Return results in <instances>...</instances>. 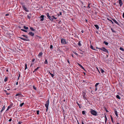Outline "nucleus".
<instances>
[{"instance_id": "obj_15", "label": "nucleus", "mask_w": 124, "mask_h": 124, "mask_svg": "<svg viewBox=\"0 0 124 124\" xmlns=\"http://www.w3.org/2000/svg\"><path fill=\"white\" fill-rule=\"evenodd\" d=\"M94 25L95 26V27H96V28H97V29H99V27L98 25Z\"/></svg>"}, {"instance_id": "obj_19", "label": "nucleus", "mask_w": 124, "mask_h": 124, "mask_svg": "<svg viewBox=\"0 0 124 124\" xmlns=\"http://www.w3.org/2000/svg\"><path fill=\"white\" fill-rule=\"evenodd\" d=\"M116 97L117 98L119 99H121V98L118 95H117L116 96Z\"/></svg>"}, {"instance_id": "obj_17", "label": "nucleus", "mask_w": 124, "mask_h": 124, "mask_svg": "<svg viewBox=\"0 0 124 124\" xmlns=\"http://www.w3.org/2000/svg\"><path fill=\"white\" fill-rule=\"evenodd\" d=\"M23 28L25 29H26V30H27V29H28V27H26V26H23Z\"/></svg>"}, {"instance_id": "obj_35", "label": "nucleus", "mask_w": 124, "mask_h": 124, "mask_svg": "<svg viewBox=\"0 0 124 124\" xmlns=\"http://www.w3.org/2000/svg\"><path fill=\"white\" fill-rule=\"evenodd\" d=\"M90 47H91V49H93V50H95L93 48V47L92 46V45H91V46H90Z\"/></svg>"}, {"instance_id": "obj_55", "label": "nucleus", "mask_w": 124, "mask_h": 124, "mask_svg": "<svg viewBox=\"0 0 124 124\" xmlns=\"http://www.w3.org/2000/svg\"><path fill=\"white\" fill-rule=\"evenodd\" d=\"M18 82H17L16 83V85H18Z\"/></svg>"}, {"instance_id": "obj_60", "label": "nucleus", "mask_w": 124, "mask_h": 124, "mask_svg": "<svg viewBox=\"0 0 124 124\" xmlns=\"http://www.w3.org/2000/svg\"><path fill=\"white\" fill-rule=\"evenodd\" d=\"M97 90V87H96V88H95V91H96Z\"/></svg>"}, {"instance_id": "obj_32", "label": "nucleus", "mask_w": 124, "mask_h": 124, "mask_svg": "<svg viewBox=\"0 0 124 124\" xmlns=\"http://www.w3.org/2000/svg\"><path fill=\"white\" fill-rule=\"evenodd\" d=\"M21 30L25 32H27V31L26 30H24L23 29H21Z\"/></svg>"}, {"instance_id": "obj_61", "label": "nucleus", "mask_w": 124, "mask_h": 124, "mask_svg": "<svg viewBox=\"0 0 124 124\" xmlns=\"http://www.w3.org/2000/svg\"><path fill=\"white\" fill-rule=\"evenodd\" d=\"M36 36H37V37H39L40 38V37H39V36H37V35H36Z\"/></svg>"}, {"instance_id": "obj_48", "label": "nucleus", "mask_w": 124, "mask_h": 124, "mask_svg": "<svg viewBox=\"0 0 124 124\" xmlns=\"http://www.w3.org/2000/svg\"><path fill=\"white\" fill-rule=\"evenodd\" d=\"M108 20H109V21H111V22H112V24H113L114 23L113 22H112V21H111V20H109V19H108Z\"/></svg>"}, {"instance_id": "obj_8", "label": "nucleus", "mask_w": 124, "mask_h": 124, "mask_svg": "<svg viewBox=\"0 0 124 124\" xmlns=\"http://www.w3.org/2000/svg\"><path fill=\"white\" fill-rule=\"evenodd\" d=\"M28 34L32 37L34 35V33L31 32H29L28 33Z\"/></svg>"}, {"instance_id": "obj_6", "label": "nucleus", "mask_w": 124, "mask_h": 124, "mask_svg": "<svg viewBox=\"0 0 124 124\" xmlns=\"http://www.w3.org/2000/svg\"><path fill=\"white\" fill-rule=\"evenodd\" d=\"M61 43L63 44H66V41L64 39H62L61 40Z\"/></svg>"}, {"instance_id": "obj_53", "label": "nucleus", "mask_w": 124, "mask_h": 124, "mask_svg": "<svg viewBox=\"0 0 124 124\" xmlns=\"http://www.w3.org/2000/svg\"><path fill=\"white\" fill-rule=\"evenodd\" d=\"M19 76H18V79H19V77H20V75L19 74Z\"/></svg>"}, {"instance_id": "obj_56", "label": "nucleus", "mask_w": 124, "mask_h": 124, "mask_svg": "<svg viewBox=\"0 0 124 124\" xmlns=\"http://www.w3.org/2000/svg\"><path fill=\"white\" fill-rule=\"evenodd\" d=\"M82 124H84V123H83V121H82Z\"/></svg>"}, {"instance_id": "obj_41", "label": "nucleus", "mask_w": 124, "mask_h": 124, "mask_svg": "<svg viewBox=\"0 0 124 124\" xmlns=\"http://www.w3.org/2000/svg\"><path fill=\"white\" fill-rule=\"evenodd\" d=\"M99 83H96L95 85V86L96 87L99 84Z\"/></svg>"}, {"instance_id": "obj_43", "label": "nucleus", "mask_w": 124, "mask_h": 124, "mask_svg": "<svg viewBox=\"0 0 124 124\" xmlns=\"http://www.w3.org/2000/svg\"><path fill=\"white\" fill-rule=\"evenodd\" d=\"M10 107L9 106H8V108H7V109L6 111H7V110H9V109H10Z\"/></svg>"}, {"instance_id": "obj_42", "label": "nucleus", "mask_w": 124, "mask_h": 124, "mask_svg": "<svg viewBox=\"0 0 124 124\" xmlns=\"http://www.w3.org/2000/svg\"><path fill=\"white\" fill-rule=\"evenodd\" d=\"M110 117H111V120H112V122L113 123V118L112 116L111 115L110 116Z\"/></svg>"}, {"instance_id": "obj_9", "label": "nucleus", "mask_w": 124, "mask_h": 124, "mask_svg": "<svg viewBox=\"0 0 124 124\" xmlns=\"http://www.w3.org/2000/svg\"><path fill=\"white\" fill-rule=\"evenodd\" d=\"M119 3L120 5V6H121L123 5V3L121 0H118Z\"/></svg>"}, {"instance_id": "obj_63", "label": "nucleus", "mask_w": 124, "mask_h": 124, "mask_svg": "<svg viewBox=\"0 0 124 124\" xmlns=\"http://www.w3.org/2000/svg\"><path fill=\"white\" fill-rule=\"evenodd\" d=\"M77 104L79 106V104L78 103V102H77Z\"/></svg>"}, {"instance_id": "obj_58", "label": "nucleus", "mask_w": 124, "mask_h": 124, "mask_svg": "<svg viewBox=\"0 0 124 124\" xmlns=\"http://www.w3.org/2000/svg\"><path fill=\"white\" fill-rule=\"evenodd\" d=\"M81 32H82V33H83L84 32V31H83V30H82L81 31Z\"/></svg>"}, {"instance_id": "obj_31", "label": "nucleus", "mask_w": 124, "mask_h": 124, "mask_svg": "<svg viewBox=\"0 0 124 124\" xmlns=\"http://www.w3.org/2000/svg\"><path fill=\"white\" fill-rule=\"evenodd\" d=\"M45 64H47L48 62H47V60L46 59V60H45Z\"/></svg>"}, {"instance_id": "obj_14", "label": "nucleus", "mask_w": 124, "mask_h": 124, "mask_svg": "<svg viewBox=\"0 0 124 124\" xmlns=\"http://www.w3.org/2000/svg\"><path fill=\"white\" fill-rule=\"evenodd\" d=\"M49 73L50 74V75H51V76H52V78H53V77H54V75L53 74H52V73H51L50 72H49Z\"/></svg>"}, {"instance_id": "obj_51", "label": "nucleus", "mask_w": 124, "mask_h": 124, "mask_svg": "<svg viewBox=\"0 0 124 124\" xmlns=\"http://www.w3.org/2000/svg\"><path fill=\"white\" fill-rule=\"evenodd\" d=\"M123 17L124 18V12L123 13Z\"/></svg>"}, {"instance_id": "obj_40", "label": "nucleus", "mask_w": 124, "mask_h": 124, "mask_svg": "<svg viewBox=\"0 0 124 124\" xmlns=\"http://www.w3.org/2000/svg\"><path fill=\"white\" fill-rule=\"evenodd\" d=\"M82 114L83 115H84L85 114V111H82Z\"/></svg>"}, {"instance_id": "obj_30", "label": "nucleus", "mask_w": 124, "mask_h": 124, "mask_svg": "<svg viewBox=\"0 0 124 124\" xmlns=\"http://www.w3.org/2000/svg\"><path fill=\"white\" fill-rule=\"evenodd\" d=\"M120 49L121 50L123 51H124V50L123 48L122 47H120Z\"/></svg>"}, {"instance_id": "obj_7", "label": "nucleus", "mask_w": 124, "mask_h": 124, "mask_svg": "<svg viewBox=\"0 0 124 124\" xmlns=\"http://www.w3.org/2000/svg\"><path fill=\"white\" fill-rule=\"evenodd\" d=\"M19 38L23 40L24 41H29V40L28 39H25L23 38L22 37H19Z\"/></svg>"}, {"instance_id": "obj_22", "label": "nucleus", "mask_w": 124, "mask_h": 124, "mask_svg": "<svg viewBox=\"0 0 124 124\" xmlns=\"http://www.w3.org/2000/svg\"><path fill=\"white\" fill-rule=\"evenodd\" d=\"M22 36L26 38L27 39H28V36L27 35H23Z\"/></svg>"}, {"instance_id": "obj_38", "label": "nucleus", "mask_w": 124, "mask_h": 124, "mask_svg": "<svg viewBox=\"0 0 124 124\" xmlns=\"http://www.w3.org/2000/svg\"><path fill=\"white\" fill-rule=\"evenodd\" d=\"M39 110H37L36 112L37 114V115H39Z\"/></svg>"}, {"instance_id": "obj_27", "label": "nucleus", "mask_w": 124, "mask_h": 124, "mask_svg": "<svg viewBox=\"0 0 124 124\" xmlns=\"http://www.w3.org/2000/svg\"><path fill=\"white\" fill-rule=\"evenodd\" d=\"M8 78L7 77H6L4 80V81L5 82H6Z\"/></svg>"}, {"instance_id": "obj_39", "label": "nucleus", "mask_w": 124, "mask_h": 124, "mask_svg": "<svg viewBox=\"0 0 124 124\" xmlns=\"http://www.w3.org/2000/svg\"><path fill=\"white\" fill-rule=\"evenodd\" d=\"M101 72L102 73H103V72H104V70H103L102 69H101Z\"/></svg>"}, {"instance_id": "obj_54", "label": "nucleus", "mask_w": 124, "mask_h": 124, "mask_svg": "<svg viewBox=\"0 0 124 124\" xmlns=\"http://www.w3.org/2000/svg\"><path fill=\"white\" fill-rule=\"evenodd\" d=\"M67 62L69 64L70 63V62H69V60H67Z\"/></svg>"}, {"instance_id": "obj_16", "label": "nucleus", "mask_w": 124, "mask_h": 124, "mask_svg": "<svg viewBox=\"0 0 124 124\" xmlns=\"http://www.w3.org/2000/svg\"><path fill=\"white\" fill-rule=\"evenodd\" d=\"M78 65L80 66L83 69L85 70L84 68V67L82 66L79 63H78Z\"/></svg>"}, {"instance_id": "obj_10", "label": "nucleus", "mask_w": 124, "mask_h": 124, "mask_svg": "<svg viewBox=\"0 0 124 124\" xmlns=\"http://www.w3.org/2000/svg\"><path fill=\"white\" fill-rule=\"evenodd\" d=\"M31 14L30 13L29 15H28L27 17L29 19H30L31 18Z\"/></svg>"}, {"instance_id": "obj_23", "label": "nucleus", "mask_w": 124, "mask_h": 124, "mask_svg": "<svg viewBox=\"0 0 124 124\" xmlns=\"http://www.w3.org/2000/svg\"><path fill=\"white\" fill-rule=\"evenodd\" d=\"M106 45H107L108 44V43L107 42L105 41H104L103 42Z\"/></svg>"}, {"instance_id": "obj_57", "label": "nucleus", "mask_w": 124, "mask_h": 124, "mask_svg": "<svg viewBox=\"0 0 124 124\" xmlns=\"http://www.w3.org/2000/svg\"><path fill=\"white\" fill-rule=\"evenodd\" d=\"M13 105V104L12 103V104H11V105H10V106H12Z\"/></svg>"}, {"instance_id": "obj_12", "label": "nucleus", "mask_w": 124, "mask_h": 124, "mask_svg": "<svg viewBox=\"0 0 124 124\" xmlns=\"http://www.w3.org/2000/svg\"><path fill=\"white\" fill-rule=\"evenodd\" d=\"M113 20L115 23H116L117 24L119 25L118 22L115 20L113 19Z\"/></svg>"}, {"instance_id": "obj_47", "label": "nucleus", "mask_w": 124, "mask_h": 124, "mask_svg": "<svg viewBox=\"0 0 124 124\" xmlns=\"http://www.w3.org/2000/svg\"><path fill=\"white\" fill-rule=\"evenodd\" d=\"M22 7H23V8H26L24 5H23V4L22 5Z\"/></svg>"}, {"instance_id": "obj_25", "label": "nucleus", "mask_w": 124, "mask_h": 124, "mask_svg": "<svg viewBox=\"0 0 124 124\" xmlns=\"http://www.w3.org/2000/svg\"><path fill=\"white\" fill-rule=\"evenodd\" d=\"M40 67H38L37 68L34 70V71H37Z\"/></svg>"}, {"instance_id": "obj_11", "label": "nucleus", "mask_w": 124, "mask_h": 124, "mask_svg": "<svg viewBox=\"0 0 124 124\" xmlns=\"http://www.w3.org/2000/svg\"><path fill=\"white\" fill-rule=\"evenodd\" d=\"M5 106H4L3 108H2V109L1 110V111H0V112L2 113V112L4 110V109H5Z\"/></svg>"}, {"instance_id": "obj_49", "label": "nucleus", "mask_w": 124, "mask_h": 124, "mask_svg": "<svg viewBox=\"0 0 124 124\" xmlns=\"http://www.w3.org/2000/svg\"><path fill=\"white\" fill-rule=\"evenodd\" d=\"M35 60V59H33L32 60V62H34V61Z\"/></svg>"}, {"instance_id": "obj_1", "label": "nucleus", "mask_w": 124, "mask_h": 124, "mask_svg": "<svg viewBox=\"0 0 124 124\" xmlns=\"http://www.w3.org/2000/svg\"><path fill=\"white\" fill-rule=\"evenodd\" d=\"M48 18L51 21H53L54 19H56L57 18L55 17L54 16H50L49 13H47L46 14Z\"/></svg>"}, {"instance_id": "obj_4", "label": "nucleus", "mask_w": 124, "mask_h": 124, "mask_svg": "<svg viewBox=\"0 0 124 124\" xmlns=\"http://www.w3.org/2000/svg\"><path fill=\"white\" fill-rule=\"evenodd\" d=\"M99 48L104 52H107V53H108V50L104 47H102L101 48Z\"/></svg>"}, {"instance_id": "obj_37", "label": "nucleus", "mask_w": 124, "mask_h": 124, "mask_svg": "<svg viewBox=\"0 0 124 124\" xmlns=\"http://www.w3.org/2000/svg\"><path fill=\"white\" fill-rule=\"evenodd\" d=\"M80 41H79L78 43V45L79 46H81V44L80 43Z\"/></svg>"}, {"instance_id": "obj_3", "label": "nucleus", "mask_w": 124, "mask_h": 124, "mask_svg": "<svg viewBox=\"0 0 124 124\" xmlns=\"http://www.w3.org/2000/svg\"><path fill=\"white\" fill-rule=\"evenodd\" d=\"M49 103V100H48L46 102V103L45 104V106L46 108V112H47V111Z\"/></svg>"}, {"instance_id": "obj_59", "label": "nucleus", "mask_w": 124, "mask_h": 124, "mask_svg": "<svg viewBox=\"0 0 124 124\" xmlns=\"http://www.w3.org/2000/svg\"><path fill=\"white\" fill-rule=\"evenodd\" d=\"M6 94L7 95H9V93H7Z\"/></svg>"}, {"instance_id": "obj_29", "label": "nucleus", "mask_w": 124, "mask_h": 124, "mask_svg": "<svg viewBox=\"0 0 124 124\" xmlns=\"http://www.w3.org/2000/svg\"><path fill=\"white\" fill-rule=\"evenodd\" d=\"M105 123H106V121H107V117H106V115H105Z\"/></svg>"}, {"instance_id": "obj_18", "label": "nucleus", "mask_w": 124, "mask_h": 124, "mask_svg": "<svg viewBox=\"0 0 124 124\" xmlns=\"http://www.w3.org/2000/svg\"><path fill=\"white\" fill-rule=\"evenodd\" d=\"M30 28L31 30L32 31H34L35 30L32 27H30Z\"/></svg>"}, {"instance_id": "obj_64", "label": "nucleus", "mask_w": 124, "mask_h": 124, "mask_svg": "<svg viewBox=\"0 0 124 124\" xmlns=\"http://www.w3.org/2000/svg\"><path fill=\"white\" fill-rule=\"evenodd\" d=\"M106 112H108V110H106Z\"/></svg>"}, {"instance_id": "obj_20", "label": "nucleus", "mask_w": 124, "mask_h": 124, "mask_svg": "<svg viewBox=\"0 0 124 124\" xmlns=\"http://www.w3.org/2000/svg\"><path fill=\"white\" fill-rule=\"evenodd\" d=\"M24 10L27 12H29V10L27 8H23Z\"/></svg>"}, {"instance_id": "obj_26", "label": "nucleus", "mask_w": 124, "mask_h": 124, "mask_svg": "<svg viewBox=\"0 0 124 124\" xmlns=\"http://www.w3.org/2000/svg\"><path fill=\"white\" fill-rule=\"evenodd\" d=\"M27 68V65L26 63L25 64V70H26Z\"/></svg>"}, {"instance_id": "obj_46", "label": "nucleus", "mask_w": 124, "mask_h": 124, "mask_svg": "<svg viewBox=\"0 0 124 124\" xmlns=\"http://www.w3.org/2000/svg\"><path fill=\"white\" fill-rule=\"evenodd\" d=\"M22 123V122H18V124H21Z\"/></svg>"}, {"instance_id": "obj_2", "label": "nucleus", "mask_w": 124, "mask_h": 124, "mask_svg": "<svg viewBox=\"0 0 124 124\" xmlns=\"http://www.w3.org/2000/svg\"><path fill=\"white\" fill-rule=\"evenodd\" d=\"M90 112L94 116H96L97 115V113L95 111L93 110L92 109H90Z\"/></svg>"}, {"instance_id": "obj_5", "label": "nucleus", "mask_w": 124, "mask_h": 124, "mask_svg": "<svg viewBox=\"0 0 124 124\" xmlns=\"http://www.w3.org/2000/svg\"><path fill=\"white\" fill-rule=\"evenodd\" d=\"M44 16L43 15H41L39 17V18L41 19L40 21H43L44 19Z\"/></svg>"}, {"instance_id": "obj_44", "label": "nucleus", "mask_w": 124, "mask_h": 124, "mask_svg": "<svg viewBox=\"0 0 124 124\" xmlns=\"http://www.w3.org/2000/svg\"><path fill=\"white\" fill-rule=\"evenodd\" d=\"M73 53L76 55H78V54L77 53H76V52H73Z\"/></svg>"}, {"instance_id": "obj_21", "label": "nucleus", "mask_w": 124, "mask_h": 124, "mask_svg": "<svg viewBox=\"0 0 124 124\" xmlns=\"http://www.w3.org/2000/svg\"><path fill=\"white\" fill-rule=\"evenodd\" d=\"M21 93H17L16 95V96H19L20 95H21Z\"/></svg>"}, {"instance_id": "obj_33", "label": "nucleus", "mask_w": 124, "mask_h": 124, "mask_svg": "<svg viewBox=\"0 0 124 124\" xmlns=\"http://www.w3.org/2000/svg\"><path fill=\"white\" fill-rule=\"evenodd\" d=\"M111 29L112 32L115 33L116 32L115 31H114L112 28H111Z\"/></svg>"}, {"instance_id": "obj_62", "label": "nucleus", "mask_w": 124, "mask_h": 124, "mask_svg": "<svg viewBox=\"0 0 124 124\" xmlns=\"http://www.w3.org/2000/svg\"><path fill=\"white\" fill-rule=\"evenodd\" d=\"M85 21L86 22H87V19H85Z\"/></svg>"}, {"instance_id": "obj_36", "label": "nucleus", "mask_w": 124, "mask_h": 124, "mask_svg": "<svg viewBox=\"0 0 124 124\" xmlns=\"http://www.w3.org/2000/svg\"><path fill=\"white\" fill-rule=\"evenodd\" d=\"M33 88L35 90H36L37 88L36 87L34 86H33Z\"/></svg>"}, {"instance_id": "obj_45", "label": "nucleus", "mask_w": 124, "mask_h": 124, "mask_svg": "<svg viewBox=\"0 0 124 124\" xmlns=\"http://www.w3.org/2000/svg\"><path fill=\"white\" fill-rule=\"evenodd\" d=\"M50 48L51 49H52L53 48V46L52 45H51L50 46Z\"/></svg>"}, {"instance_id": "obj_34", "label": "nucleus", "mask_w": 124, "mask_h": 124, "mask_svg": "<svg viewBox=\"0 0 124 124\" xmlns=\"http://www.w3.org/2000/svg\"><path fill=\"white\" fill-rule=\"evenodd\" d=\"M62 14V12H60L58 14V16H60V15H61Z\"/></svg>"}, {"instance_id": "obj_13", "label": "nucleus", "mask_w": 124, "mask_h": 124, "mask_svg": "<svg viewBox=\"0 0 124 124\" xmlns=\"http://www.w3.org/2000/svg\"><path fill=\"white\" fill-rule=\"evenodd\" d=\"M42 54H43V53L42 52H41L38 55V56H41L42 55Z\"/></svg>"}, {"instance_id": "obj_24", "label": "nucleus", "mask_w": 124, "mask_h": 124, "mask_svg": "<svg viewBox=\"0 0 124 124\" xmlns=\"http://www.w3.org/2000/svg\"><path fill=\"white\" fill-rule=\"evenodd\" d=\"M24 104V103H22L21 104H20V107H22L23 105Z\"/></svg>"}, {"instance_id": "obj_52", "label": "nucleus", "mask_w": 124, "mask_h": 124, "mask_svg": "<svg viewBox=\"0 0 124 124\" xmlns=\"http://www.w3.org/2000/svg\"><path fill=\"white\" fill-rule=\"evenodd\" d=\"M9 15V14H6L5 15V16H8Z\"/></svg>"}, {"instance_id": "obj_28", "label": "nucleus", "mask_w": 124, "mask_h": 124, "mask_svg": "<svg viewBox=\"0 0 124 124\" xmlns=\"http://www.w3.org/2000/svg\"><path fill=\"white\" fill-rule=\"evenodd\" d=\"M115 115H116V116H118V114L117 113V112L116 111L115 112Z\"/></svg>"}, {"instance_id": "obj_50", "label": "nucleus", "mask_w": 124, "mask_h": 124, "mask_svg": "<svg viewBox=\"0 0 124 124\" xmlns=\"http://www.w3.org/2000/svg\"><path fill=\"white\" fill-rule=\"evenodd\" d=\"M11 120H12V119H10L8 121H9V122H11Z\"/></svg>"}]
</instances>
